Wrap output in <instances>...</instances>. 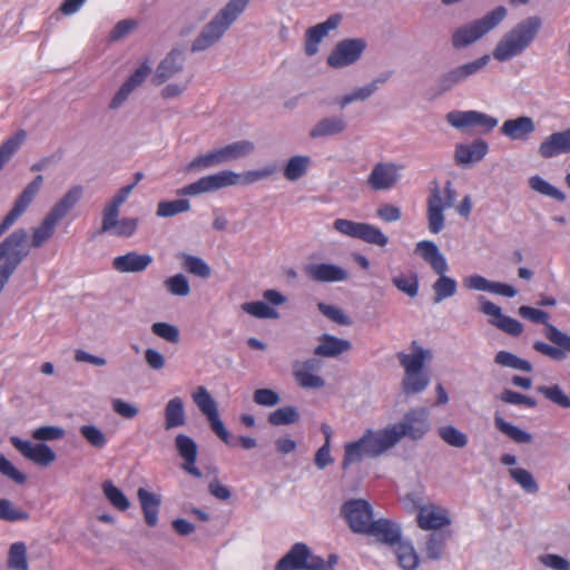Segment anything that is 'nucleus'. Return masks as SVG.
I'll return each instance as SVG.
<instances>
[{"label":"nucleus","instance_id":"nucleus-36","mask_svg":"<svg viewBox=\"0 0 570 570\" xmlns=\"http://www.w3.org/2000/svg\"><path fill=\"white\" fill-rule=\"evenodd\" d=\"M165 430L169 431L186 424L184 401L179 396L170 399L164 410Z\"/></svg>","mask_w":570,"mask_h":570},{"label":"nucleus","instance_id":"nucleus-40","mask_svg":"<svg viewBox=\"0 0 570 570\" xmlns=\"http://www.w3.org/2000/svg\"><path fill=\"white\" fill-rule=\"evenodd\" d=\"M449 534L443 531H433L426 535L425 553L426 558L433 561L443 557Z\"/></svg>","mask_w":570,"mask_h":570},{"label":"nucleus","instance_id":"nucleus-46","mask_svg":"<svg viewBox=\"0 0 570 570\" xmlns=\"http://www.w3.org/2000/svg\"><path fill=\"white\" fill-rule=\"evenodd\" d=\"M190 209V202L187 198L174 200H161L157 205L156 215L163 218H169L175 215L186 213Z\"/></svg>","mask_w":570,"mask_h":570},{"label":"nucleus","instance_id":"nucleus-41","mask_svg":"<svg viewBox=\"0 0 570 570\" xmlns=\"http://www.w3.org/2000/svg\"><path fill=\"white\" fill-rule=\"evenodd\" d=\"M399 566L404 570H415L419 566V556L409 541L401 540L395 550Z\"/></svg>","mask_w":570,"mask_h":570},{"label":"nucleus","instance_id":"nucleus-17","mask_svg":"<svg viewBox=\"0 0 570 570\" xmlns=\"http://www.w3.org/2000/svg\"><path fill=\"white\" fill-rule=\"evenodd\" d=\"M10 442L26 459L39 465L48 466L56 460L53 450L43 442L33 444L18 436H11Z\"/></svg>","mask_w":570,"mask_h":570},{"label":"nucleus","instance_id":"nucleus-20","mask_svg":"<svg viewBox=\"0 0 570 570\" xmlns=\"http://www.w3.org/2000/svg\"><path fill=\"white\" fill-rule=\"evenodd\" d=\"M342 16L338 13L330 16L324 22L317 23L306 30L305 33V53L314 56L318 51V45L331 30L338 27Z\"/></svg>","mask_w":570,"mask_h":570},{"label":"nucleus","instance_id":"nucleus-53","mask_svg":"<svg viewBox=\"0 0 570 570\" xmlns=\"http://www.w3.org/2000/svg\"><path fill=\"white\" fill-rule=\"evenodd\" d=\"M8 567L13 570H29L27 547L23 542H14L10 546Z\"/></svg>","mask_w":570,"mask_h":570},{"label":"nucleus","instance_id":"nucleus-44","mask_svg":"<svg viewBox=\"0 0 570 570\" xmlns=\"http://www.w3.org/2000/svg\"><path fill=\"white\" fill-rule=\"evenodd\" d=\"M57 224L58 222L47 214L41 224L33 229L30 247L39 248L48 242L52 237Z\"/></svg>","mask_w":570,"mask_h":570},{"label":"nucleus","instance_id":"nucleus-34","mask_svg":"<svg viewBox=\"0 0 570 570\" xmlns=\"http://www.w3.org/2000/svg\"><path fill=\"white\" fill-rule=\"evenodd\" d=\"M411 354L397 353L400 364L404 367L405 372L423 371L425 361L432 357V352L421 347L416 341L411 343Z\"/></svg>","mask_w":570,"mask_h":570},{"label":"nucleus","instance_id":"nucleus-37","mask_svg":"<svg viewBox=\"0 0 570 570\" xmlns=\"http://www.w3.org/2000/svg\"><path fill=\"white\" fill-rule=\"evenodd\" d=\"M82 187L77 185L71 187L62 198L53 205V207L48 212L52 218L57 222L62 219L70 209H72L76 204L80 200L82 196Z\"/></svg>","mask_w":570,"mask_h":570},{"label":"nucleus","instance_id":"nucleus-56","mask_svg":"<svg viewBox=\"0 0 570 570\" xmlns=\"http://www.w3.org/2000/svg\"><path fill=\"white\" fill-rule=\"evenodd\" d=\"M537 391L558 406L562 409H570V397L564 394L558 384L551 386L541 385L538 386Z\"/></svg>","mask_w":570,"mask_h":570},{"label":"nucleus","instance_id":"nucleus-43","mask_svg":"<svg viewBox=\"0 0 570 570\" xmlns=\"http://www.w3.org/2000/svg\"><path fill=\"white\" fill-rule=\"evenodd\" d=\"M430 383V377L424 371L405 372L402 381L403 392L407 395L424 391Z\"/></svg>","mask_w":570,"mask_h":570},{"label":"nucleus","instance_id":"nucleus-30","mask_svg":"<svg viewBox=\"0 0 570 570\" xmlns=\"http://www.w3.org/2000/svg\"><path fill=\"white\" fill-rule=\"evenodd\" d=\"M414 252L430 265L434 273L449 271L446 258L434 242L421 240L415 245Z\"/></svg>","mask_w":570,"mask_h":570},{"label":"nucleus","instance_id":"nucleus-27","mask_svg":"<svg viewBox=\"0 0 570 570\" xmlns=\"http://www.w3.org/2000/svg\"><path fill=\"white\" fill-rule=\"evenodd\" d=\"M305 273L312 281L321 283L343 282L348 277L346 269L330 263L308 264Z\"/></svg>","mask_w":570,"mask_h":570},{"label":"nucleus","instance_id":"nucleus-42","mask_svg":"<svg viewBox=\"0 0 570 570\" xmlns=\"http://www.w3.org/2000/svg\"><path fill=\"white\" fill-rule=\"evenodd\" d=\"M311 164L308 156L297 155L291 157L284 167V177L289 181H296L302 178L306 173Z\"/></svg>","mask_w":570,"mask_h":570},{"label":"nucleus","instance_id":"nucleus-32","mask_svg":"<svg viewBox=\"0 0 570 570\" xmlns=\"http://www.w3.org/2000/svg\"><path fill=\"white\" fill-rule=\"evenodd\" d=\"M500 130L502 135L511 140H527L534 132L535 125L531 117L520 116L505 120Z\"/></svg>","mask_w":570,"mask_h":570},{"label":"nucleus","instance_id":"nucleus-4","mask_svg":"<svg viewBox=\"0 0 570 570\" xmlns=\"http://www.w3.org/2000/svg\"><path fill=\"white\" fill-rule=\"evenodd\" d=\"M338 556L328 554L325 560L314 554L304 542L294 543L289 550L276 562L274 570H334Z\"/></svg>","mask_w":570,"mask_h":570},{"label":"nucleus","instance_id":"nucleus-2","mask_svg":"<svg viewBox=\"0 0 570 570\" xmlns=\"http://www.w3.org/2000/svg\"><path fill=\"white\" fill-rule=\"evenodd\" d=\"M250 0H229L213 19L207 22L194 39L190 51L202 52L215 46L224 37L226 31L246 9Z\"/></svg>","mask_w":570,"mask_h":570},{"label":"nucleus","instance_id":"nucleus-21","mask_svg":"<svg viewBox=\"0 0 570 570\" xmlns=\"http://www.w3.org/2000/svg\"><path fill=\"white\" fill-rule=\"evenodd\" d=\"M185 63L184 52L180 49L170 50L167 56L159 62L153 78L156 86L163 85L168 79L183 70Z\"/></svg>","mask_w":570,"mask_h":570},{"label":"nucleus","instance_id":"nucleus-35","mask_svg":"<svg viewBox=\"0 0 570 570\" xmlns=\"http://www.w3.org/2000/svg\"><path fill=\"white\" fill-rule=\"evenodd\" d=\"M352 344L348 340L340 338L331 334H323L320 337V344L315 347V355L323 357H337L348 352Z\"/></svg>","mask_w":570,"mask_h":570},{"label":"nucleus","instance_id":"nucleus-49","mask_svg":"<svg viewBox=\"0 0 570 570\" xmlns=\"http://www.w3.org/2000/svg\"><path fill=\"white\" fill-rule=\"evenodd\" d=\"M494 362L501 366L528 373L533 370L532 364L528 360H523L508 351H499L494 356Z\"/></svg>","mask_w":570,"mask_h":570},{"label":"nucleus","instance_id":"nucleus-7","mask_svg":"<svg viewBox=\"0 0 570 570\" xmlns=\"http://www.w3.org/2000/svg\"><path fill=\"white\" fill-rule=\"evenodd\" d=\"M489 61L490 56L484 55L473 61L455 66L441 72L434 81L435 95H444L464 83L468 79L480 72Z\"/></svg>","mask_w":570,"mask_h":570},{"label":"nucleus","instance_id":"nucleus-10","mask_svg":"<svg viewBox=\"0 0 570 570\" xmlns=\"http://www.w3.org/2000/svg\"><path fill=\"white\" fill-rule=\"evenodd\" d=\"M391 426L396 430L397 443L404 436L413 441L421 440L430 430V412L423 406L411 409L399 423Z\"/></svg>","mask_w":570,"mask_h":570},{"label":"nucleus","instance_id":"nucleus-19","mask_svg":"<svg viewBox=\"0 0 570 570\" xmlns=\"http://www.w3.org/2000/svg\"><path fill=\"white\" fill-rule=\"evenodd\" d=\"M400 179L399 167L393 163H377L367 178L373 190H387L394 187Z\"/></svg>","mask_w":570,"mask_h":570},{"label":"nucleus","instance_id":"nucleus-45","mask_svg":"<svg viewBox=\"0 0 570 570\" xmlns=\"http://www.w3.org/2000/svg\"><path fill=\"white\" fill-rule=\"evenodd\" d=\"M299 412L295 406L286 405L271 412L267 422L273 426L289 425L298 422Z\"/></svg>","mask_w":570,"mask_h":570},{"label":"nucleus","instance_id":"nucleus-25","mask_svg":"<svg viewBox=\"0 0 570 570\" xmlns=\"http://www.w3.org/2000/svg\"><path fill=\"white\" fill-rule=\"evenodd\" d=\"M416 521L422 530L433 531H441L442 528L451 524L446 510L432 504L419 509Z\"/></svg>","mask_w":570,"mask_h":570},{"label":"nucleus","instance_id":"nucleus-26","mask_svg":"<svg viewBox=\"0 0 570 570\" xmlns=\"http://www.w3.org/2000/svg\"><path fill=\"white\" fill-rule=\"evenodd\" d=\"M154 262L150 254L131 250L112 259V268L118 273H141Z\"/></svg>","mask_w":570,"mask_h":570},{"label":"nucleus","instance_id":"nucleus-52","mask_svg":"<svg viewBox=\"0 0 570 570\" xmlns=\"http://www.w3.org/2000/svg\"><path fill=\"white\" fill-rule=\"evenodd\" d=\"M529 186L537 193L551 197L558 202H564L567 196L563 191L551 185L539 175H534L529 179Z\"/></svg>","mask_w":570,"mask_h":570},{"label":"nucleus","instance_id":"nucleus-3","mask_svg":"<svg viewBox=\"0 0 570 570\" xmlns=\"http://www.w3.org/2000/svg\"><path fill=\"white\" fill-rule=\"evenodd\" d=\"M542 27L539 16H530L512 27L497 43L493 58L508 61L524 52L537 38Z\"/></svg>","mask_w":570,"mask_h":570},{"label":"nucleus","instance_id":"nucleus-1","mask_svg":"<svg viewBox=\"0 0 570 570\" xmlns=\"http://www.w3.org/2000/svg\"><path fill=\"white\" fill-rule=\"evenodd\" d=\"M396 444V430L391 425L381 430L367 429L358 440L345 444L342 468L347 469L364 456L376 459Z\"/></svg>","mask_w":570,"mask_h":570},{"label":"nucleus","instance_id":"nucleus-6","mask_svg":"<svg viewBox=\"0 0 570 570\" xmlns=\"http://www.w3.org/2000/svg\"><path fill=\"white\" fill-rule=\"evenodd\" d=\"M254 144L248 140H239L224 147L214 149L207 154L195 157L188 165L189 171H202L232 160L249 155L254 150Z\"/></svg>","mask_w":570,"mask_h":570},{"label":"nucleus","instance_id":"nucleus-48","mask_svg":"<svg viewBox=\"0 0 570 570\" xmlns=\"http://www.w3.org/2000/svg\"><path fill=\"white\" fill-rule=\"evenodd\" d=\"M180 258L183 259L184 269L188 273L200 278H208L210 276L212 269L203 258L187 253L180 254Z\"/></svg>","mask_w":570,"mask_h":570},{"label":"nucleus","instance_id":"nucleus-11","mask_svg":"<svg viewBox=\"0 0 570 570\" xmlns=\"http://www.w3.org/2000/svg\"><path fill=\"white\" fill-rule=\"evenodd\" d=\"M333 227L343 235L361 239L365 243L380 247H384L389 243V237L379 227L367 223L337 218L334 220Z\"/></svg>","mask_w":570,"mask_h":570},{"label":"nucleus","instance_id":"nucleus-24","mask_svg":"<svg viewBox=\"0 0 570 570\" xmlns=\"http://www.w3.org/2000/svg\"><path fill=\"white\" fill-rule=\"evenodd\" d=\"M463 285L468 289L480 291V292H489L492 294L502 295L509 298H512L517 295L518 291L509 284L489 281L488 278L474 274L465 277L463 279Z\"/></svg>","mask_w":570,"mask_h":570},{"label":"nucleus","instance_id":"nucleus-33","mask_svg":"<svg viewBox=\"0 0 570 570\" xmlns=\"http://www.w3.org/2000/svg\"><path fill=\"white\" fill-rule=\"evenodd\" d=\"M137 497L146 524L148 527H156L158 523V514L161 505V497L148 491L145 488H139L137 490Z\"/></svg>","mask_w":570,"mask_h":570},{"label":"nucleus","instance_id":"nucleus-60","mask_svg":"<svg viewBox=\"0 0 570 570\" xmlns=\"http://www.w3.org/2000/svg\"><path fill=\"white\" fill-rule=\"evenodd\" d=\"M375 92V86L366 83L363 87L356 88L354 91L344 95L338 101L341 109L345 108L354 101H364Z\"/></svg>","mask_w":570,"mask_h":570},{"label":"nucleus","instance_id":"nucleus-31","mask_svg":"<svg viewBox=\"0 0 570 570\" xmlns=\"http://www.w3.org/2000/svg\"><path fill=\"white\" fill-rule=\"evenodd\" d=\"M444 209L443 198L439 187L436 186L431 190L428 198V223L429 230L432 234H438L444 228Z\"/></svg>","mask_w":570,"mask_h":570},{"label":"nucleus","instance_id":"nucleus-18","mask_svg":"<svg viewBox=\"0 0 570 570\" xmlns=\"http://www.w3.org/2000/svg\"><path fill=\"white\" fill-rule=\"evenodd\" d=\"M368 537H373L376 542L385 546H396L402 540V530L399 523L380 518L372 522L365 533Z\"/></svg>","mask_w":570,"mask_h":570},{"label":"nucleus","instance_id":"nucleus-62","mask_svg":"<svg viewBox=\"0 0 570 570\" xmlns=\"http://www.w3.org/2000/svg\"><path fill=\"white\" fill-rule=\"evenodd\" d=\"M29 519V513L14 509L12 503L7 499H0V520L17 522L24 521Z\"/></svg>","mask_w":570,"mask_h":570},{"label":"nucleus","instance_id":"nucleus-55","mask_svg":"<svg viewBox=\"0 0 570 570\" xmlns=\"http://www.w3.org/2000/svg\"><path fill=\"white\" fill-rule=\"evenodd\" d=\"M510 476L518 483L527 493L534 494L539 491V485L528 470L523 468H514L509 470Z\"/></svg>","mask_w":570,"mask_h":570},{"label":"nucleus","instance_id":"nucleus-29","mask_svg":"<svg viewBox=\"0 0 570 570\" xmlns=\"http://www.w3.org/2000/svg\"><path fill=\"white\" fill-rule=\"evenodd\" d=\"M347 128V121L343 115H332L321 118L309 130L312 139L327 138L343 134Z\"/></svg>","mask_w":570,"mask_h":570},{"label":"nucleus","instance_id":"nucleus-58","mask_svg":"<svg viewBox=\"0 0 570 570\" xmlns=\"http://www.w3.org/2000/svg\"><path fill=\"white\" fill-rule=\"evenodd\" d=\"M166 289L175 296H187L190 293V286L184 274H176L168 277L165 282Z\"/></svg>","mask_w":570,"mask_h":570},{"label":"nucleus","instance_id":"nucleus-64","mask_svg":"<svg viewBox=\"0 0 570 570\" xmlns=\"http://www.w3.org/2000/svg\"><path fill=\"white\" fill-rule=\"evenodd\" d=\"M65 430L60 426L46 425L40 426L32 432V438L37 441H55L65 436Z\"/></svg>","mask_w":570,"mask_h":570},{"label":"nucleus","instance_id":"nucleus-38","mask_svg":"<svg viewBox=\"0 0 570 570\" xmlns=\"http://www.w3.org/2000/svg\"><path fill=\"white\" fill-rule=\"evenodd\" d=\"M439 277L432 285L433 303L439 304L446 298L454 296L458 292V282L446 275V272L436 273Z\"/></svg>","mask_w":570,"mask_h":570},{"label":"nucleus","instance_id":"nucleus-63","mask_svg":"<svg viewBox=\"0 0 570 570\" xmlns=\"http://www.w3.org/2000/svg\"><path fill=\"white\" fill-rule=\"evenodd\" d=\"M253 401L255 404L272 407L279 403V394L272 389H257L254 391Z\"/></svg>","mask_w":570,"mask_h":570},{"label":"nucleus","instance_id":"nucleus-8","mask_svg":"<svg viewBox=\"0 0 570 570\" xmlns=\"http://www.w3.org/2000/svg\"><path fill=\"white\" fill-rule=\"evenodd\" d=\"M242 175L233 170H220L218 173L200 177L194 183H190L176 190L178 196H197L205 193H214L219 189L235 186L240 180Z\"/></svg>","mask_w":570,"mask_h":570},{"label":"nucleus","instance_id":"nucleus-5","mask_svg":"<svg viewBox=\"0 0 570 570\" xmlns=\"http://www.w3.org/2000/svg\"><path fill=\"white\" fill-rule=\"evenodd\" d=\"M507 14L508 11L505 7L498 6L482 18L474 20L470 24L458 28L451 38L453 48L463 49L472 45L485 33L498 27L504 20Z\"/></svg>","mask_w":570,"mask_h":570},{"label":"nucleus","instance_id":"nucleus-13","mask_svg":"<svg viewBox=\"0 0 570 570\" xmlns=\"http://www.w3.org/2000/svg\"><path fill=\"white\" fill-rule=\"evenodd\" d=\"M43 184V176L37 175L31 183H29L21 194L14 200L13 207L4 216L0 223V237L22 216L28 209Z\"/></svg>","mask_w":570,"mask_h":570},{"label":"nucleus","instance_id":"nucleus-61","mask_svg":"<svg viewBox=\"0 0 570 570\" xmlns=\"http://www.w3.org/2000/svg\"><path fill=\"white\" fill-rule=\"evenodd\" d=\"M151 332L169 342V343H178L180 338L179 330L177 326L166 323V322H156L151 325Z\"/></svg>","mask_w":570,"mask_h":570},{"label":"nucleus","instance_id":"nucleus-47","mask_svg":"<svg viewBox=\"0 0 570 570\" xmlns=\"http://www.w3.org/2000/svg\"><path fill=\"white\" fill-rule=\"evenodd\" d=\"M438 434L444 443L452 448L462 449L469 442L468 435L451 424L440 426Z\"/></svg>","mask_w":570,"mask_h":570},{"label":"nucleus","instance_id":"nucleus-16","mask_svg":"<svg viewBox=\"0 0 570 570\" xmlns=\"http://www.w3.org/2000/svg\"><path fill=\"white\" fill-rule=\"evenodd\" d=\"M446 121L456 129L480 127L484 132L492 131L499 124L498 119L478 110H454L446 115Z\"/></svg>","mask_w":570,"mask_h":570},{"label":"nucleus","instance_id":"nucleus-9","mask_svg":"<svg viewBox=\"0 0 570 570\" xmlns=\"http://www.w3.org/2000/svg\"><path fill=\"white\" fill-rule=\"evenodd\" d=\"M341 514L351 531L357 534H365L370 524L374 522V509L365 499L346 500L341 507Z\"/></svg>","mask_w":570,"mask_h":570},{"label":"nucleus","instance_id":"nucleus-57","mask_svg":"<svg viewBox=\"0 0 570 570\" xmlns=\"http://www.w3.org/2000/svg\"><path fill=\"white\" fill-rule=\"evenodd\" d=\"M193 399L199 411L206 417L218 412L217 404L206 387L199 386L197 392L193 395Z\"/></svg>","mask_w":570,"mask_h":570},{"label":"nucleus","instance_id":"nucleus-51","mask_svg":"<svg viewBox=\"0 0 570 570\" xmlns=\"http://www.w3.org/2000/svg\"><path fill=\"white\" fill-rule=\"evenodd\" d=\"M102 492L109 503L119 511H126L129 509L130 501L125 495V493L110 480H107L102 483Z\"/></svg>","mask_w":570,"mask_h":570},{"label":"nucleus","instance_id":"nucleus-23","mask_svg":"<svg viewBox=\"0 0 570 570\" xmlns=\"http://www.w3.org/2000/svg\"><path fill=\"white\" fill-rule=\"evenodd\" d=\"M175 446L184 460L183 469L197 479L202 478L200 470L195 465L198 451L197 443L190 436L180 433L175 438Z\"/></svg>","mask_w":570,"mask_h":570},{"label":"nucleus","instance_id":"nucleus-12","mask_svg":"<svg viewBox=\"0 0 570 570\" xmlns=\"http://www.w3.org/2000/svg\"><path fill=\"white\" fill-rule=\"evenodd\" d=\"M366 49V41L362 38L343 39L328 55L326 62L330 67L341 69L355 63Z\"/></svg>","mask_w":570,"mask_h":570},{"label":"nucleus","instance_id":"nucleus-59","mask_svg":"<svg viewBox=\"0 0 570 570\" xmlns=\"http://www.w3.org/2000/svg\"><path fill=\"white\" fill-rule=\"evenodd\" d=\"M81 436L94 448L102 449L107 444V438L96 425L87 424L80 428Z\"/></svg>","mask_w":570,"mask_h":570},{"label":"nucleus","instance_id":"nucleus-54","mask_svg":"<svg viewBox=\"0 0 570 570\" xmlns=\"http://www.w3.org/2000/svg\"><path fill=\"white\" fill-rule=\"evenodd\" d=\"M242 309L261 320L267 318H277L279 316L278 312L271 307L267 303L263 301L247 302L242 305Z\"/></svg>","mask_w":570,"mask_h":570},{"label":"nucleus","instance_id":"nucleus-28","mask_svg":"<svg viewBox=\"0 0 570 570\" xmlns=\"http://www.w3.org/2000/svg\"><path fill=\"white\" fill-rule=\"evenodd\" d=\"M570 154V128L549 135L539 146V155L544 159Z\"/></svg>","mask_w":570,"mask_h":570},{"label":"nucleus","instance_id":"nucleus-50","mask_svg":"<svg viewBox=\"0 0 570 570\" xmlns=\"http://www.w3.org/2000/svg\"><path fill=\"white\" fill-rule=\"evenodd\" d=\"M392 284L409 297H415L419 294L420 282L415 272L410 275L399 274L392 277Z\"/></svg>","mask_w":570,"mask_h":570},{"label":"nucleus","instance_id":"nucleus-15","mask_svg":"<svg viewBox=\"0 0 570 570\" xmlns=\"http://www.w3.org/2000/svg\"><path fill=\"white\" fill-rule=\"evenodd\" d=\"M519 315L534 324L546 326V337L557 346H560L570 353V336L561 332L554 325L548 323L549 314L542 309L522 305L519 307Z\"/></svg>","mask_w":570,"mask_h":570},{"label":"nucleus","instance_id":"nucleus-22","mask_svg":"<svg viewBox=\"0 0 570 570\" xmlns=\"http://www.w3.org/2000/svg\"><path fill=\"white\" fill-rule=\"evenodd\" d=\"M489 151V145L483 139H475L470 144H458L454 150V160L458 165L466 167L481 161Z\"/></svg>","mask_w":570,"mask_h":570},{"label":"nucleus","instance_id":"nucleus-14","mask_svg":"<svg viewBox=\"0 0 570 570\" xmlns=\"http://www.w3.org/2000/svg\"><path fill=\"white\" fill-rule=\"evenodd\" d=\"M478 302L480 312L491 317L489 323L492 326L512 336H519L522 333V323L515 318L504 315L500 306L482 295L479 296Z\"/></svg>","mask_w":570,"mask_h":570},{"label":"nucleus","instance_id":"nucleus-39","mask_svg":"<svg viewBox=\"0 0 570 570\" xmlns=\"http://www.w3.org/2000/svg\"><path fill=\"white\" fill-rule=\"evenodd\" d=\"M493 419L495 429L515 443L527 444L532 441V435L529 432L507 422L499 413H495Z\"/></svg>","mask_w":570,"mask_h":570}]
</instances>
